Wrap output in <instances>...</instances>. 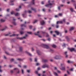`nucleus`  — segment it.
Instances as JSON below:
<instances>
[{
    "label": "nucleus",
    "mask_w": 76,
    "mask_h": 76,
    "mask_svg": "<svg viewBox=\"0 0 76 76\" xmlns=\"http://www.w3.org/2000/svg\"><path fill=\"white\" fill-rule=\"evenodd\" d=\"M28 36V35L27 34H26L25 35V36H24V37H19V38H18L17 37V39H20V40H22L23 39H26V38Z\"/></svg>",
    "instance_id": "nucleus-1"
},
{
    "label": "nucleus",
    "mask_w": 76,
    "mask_h": 76,
    "mask_svg": "<svg viewBox=\"0 0 76 76\" xmlns=\"http://www.w3.org/2000/svg\"><path fill=\"white\" fill-rule=\"evenodd\" d=\"M42 67L43 68H48L49 66L47 64H44L42 66Z\"/></svg>",
    "instance_id": "nucleus-2"
},
{
    "label": "nucleus",
    "mask_w": 76,
    "mask_h": 76,
    "mask_svg": "<svg viewBox=\"0 0 76 76\" xmlns=\"http://www.w3.org/2000/svg\"><path fill=\"white\" fill-rule=\"evenodd\" d=\"M42 34H46L47 35L46 36V37H49V35L48 34V33H46L45 32H44V31H42Z\"/></svg>",
    "instance_id": "nucleus-3"
},
{
    "label": "nucleus",
    "mask_w": 76,
    "mask_h": 76,
    "mask_svg": "<svg viewBox=\"0 0 76 76\" xmlns=\"http://www.w3.org/2000/svg\"><path fill=\"white\" fill-rule=\"evenodd\" d=\"M43 45V47L45 48H49V47L47 45L42 44V45Z\"/></svg>",
    "instance_id": "nucleus-4"
},
{
    "label": "nucleus",
    "mask_w": 76,
    "mask_h": 76,
    "mask_svg": "<svg viewBox=\"0 0 76 76\" xmlns=\"http://www.w3.org/2000/svg\"><path fill=\"white\" fill-rule=\"evenodd\" d=\"M13 18V19L12 23L15 25H16V23L15 22V21L16 20L15 19H14V18Z\"/></svg>",
    "instance_id": "nucleus-5"
},
{
    "label": "nucleus",
    "mask_w": 76,
    "mask_h": 76,
    "mask_svg": "<svg viewBox=\"0 0 76 76\" xmlns=\"http://www.w3.org/2000/svg\"><path fill=\"white\" fill-rule=\"evenodd\" d=\"M53 4L51 3H49V4H46L45 6L47 7H49L50 6H51Z\"/></svg>",
    "instance_id": "nucleus-6"
},
{
    "label": "nucleus",
    "mask_w": 76,
    "mask_h": 76,
    "mask_svg": "<svg viewBox=\"0 0 76 76\" xmlns=\"http://www.w3.org/2000/svg\"><path fill=\"white\" fill-rule=\"evenodd\" d=\"M25 52L29 56H32V55L31 54L29 53L28 51H26Z\"/></svg>",
    "instance_id": "nucleus-7"
},
{
    "label": "nucleus",
    "mask_w": 76,
    "mask_h": 76,
    "mask_svg": "<svg viewBox=\"0 0 76 76\" xmlns=\"http://www.w3.org/2000/svg\"><path fill=\"white\" fill-rule=\"evenodd\" d=\"M26 11H25V12H24V13L25 14H23V17L24 18H26Z\"/></svg>",
    "instance_id": "nucleus-8"
},
{
    "label": "nucleus",
    "mask_w": 76,
    "mask_h": 76,
    "mask_svg": "<svg viewBox=\"0 0 76 76\" xmlns=\"http://www.w3.org/2000/svg\"><path fill=\"white\" fill-rule=\"evenodd\" d=\"M54 58L56 59H58L59 58V56H56L54 57Z\"/></svg>",
    "instance_id": "nucleus-9"
},
{
    "label": "nucleus",
    "mask_w": 76,
    "mask_h": 76,
    "mask_svg": "<svg viewBox=\"0 0 76 76\" xmlns=\"http://www.w3.org/2000/svg\"><path fill=\"white\" fill-rule=\"evenodd\" d=\"M40 23L42 25H44V24H45V22L44 20H42L40 22Z\"/></svg>",
    "instance_id": "nucleus-10"
},
{
    "label": "nucleus",
    "mask_w": 76,
    "mask_h": 76,
    "mask_svg": "<svg viewBox=\"0 0 76 76\" xmlns=\"http://www.w3.org/2000/svg\"><path fill=\"white\" fill-rule=\"evenodd\" d=\"M69 50H70V51H74L75 50V49L74 48H69Z\"/></svg>",
    "instance_id": "nucleus-11"
},
{
    "label": "nucleus",
    "mask_w": 76,
    "mask_h": 76,
    "mask_svg": "<svg viewBox=\"0 0 76 76\" xmlns=\"http://www.w3.org/2000/svg\"><path fill=\"white\" fill-rule=\"evenodd\" d=\"M55 33H56V34L57 35H59V34H60V32L58 31H55Z\"/></svg>",
    "instance_id": "nucleus-12"
},
{
    "label": "nucleus",
    "mask_w": 76,
    "mask_h": 76,
    "mask_svg": "<svg viewBox=\"0 0 76 76\" xmlns=\"http://www.w3.org/2000/svg\"><path fill=\"white\" fill-rule=\"evenodd\" d=\"M37 33H35L34 34H35V35H38V37H41V36H39V35L38 33H39V31H37Z\"/></svg>",
    "instance_id": "nucleus-13"
},
{
    "label": "nucleus",
    "mask_w": 76,
    "mask_h": 76,
    "mask_svg": "<svg viewBox=\"0 0 76 76\" xmlns=\"http://www.w3.org/2000/svg\"><path fill=\"white\" fill-rule=\"evenodd\" d=\"M37 53L39 55H40V52L39 50H37Z\"/></svg>",
    "instance_id": "nucleus-14"
},
{
    "label": "nucleus",
    "mask_w": 76,
    "mask_h": 76,
    "mask_svg": "<svg viewBox=\"0 0 76 76\" xmlns=\"http://www.w3.org/2000/svg\"><path fill=\"white\" fill-rule=\"evenodd\" d=\"M34 1H35V0H32L31 2V4H33V5L34 4H35Z\"/></svg>",
    "instance_id": "nucleus-15"
},
{
    "label": "nucleus",
    "mask_w": 76,
    "mask_h": 76,
    "mask_svg": "<svg viewBox=\"0 0 76 76\" xmlns=\"http://www.w3.org/2000/svg\"><path fill=\"white\" fill-rule=\"evenodd\" d=\"M17 70L18 71V72H17V73H19L20 72L19 70L17 68H15L13 70Z\"/></svg>",
    "instance_id": "nucleus-16"
},
{
    "label": "nucleus",
    "mask_w": 76,
    "mask_h": 76,
    "mask_svg": "<svg viewBox=\"0 0 76 76\" xmlns=\"http://www.w3.org/2000/svg\"><path fill=\"white\" fill-rule=\"evenodd\" d=\"M14 14L15 16H18L20 15V14L18 13H15Z\"/></svg>",
    "instance_id": "nucleus-17"
},
{
    "label": "nucleus",
    "mask_w": 76,
    "mask_h": 76,
    "mask_svg": "<svg viewBox=\"0 0 76 76\" xmlns=\"http://www.w3.org/2000/svg\"><path fill=\"white\" fill-rule=\"evenodd\" d=\"M31 10H34V12H36V9L35 8H34L33 7L31 8Z\"/></svg>",
    "instance_id": "nucleus-18"
},
{
    "label": "nucleus",
    "mask_w": 76,
    "mask_h": 76,
    "mask_svg": "<svg viewBox=\"0 0 76 76\" xmlns=\"http://www.w3.org/2000/svg\"><path fill=\"white\" fill-rule=\"evenodd\" d=\"M19 35V34H13L12 35L10 36V37H12V36H18Z\"/></svg>",
    "instance_id": "nucleus-19"
},
{
    "label": "nucleus",
    "mask_w": 76,
    "mask_h": 76,
    "mask_svg": "<svg viewBox=\"0 0 76 76\" xmlns=\"http://www.w3.org/2000/svg\"><path fill=\"white\" fill-rule=\"evenodd\" d=\"M42 61H43V62H46L48 61V60L47 59H43L42 60Z\"/></svg>",
    "instance_id": "nucleus-20"
},
{
    "label": "nucleus",
    "mask_w": 76,
    "mask_h": 76,
    "mask_svg": "<svg viewBox=\"0 0 76 76\" xmlns=\"http://www.w3.org/2000/svg\"><path fill=\"white\" fill-rule=\"evenodd\" d=\"M60 69L62 70H65V67H63L62 68H60Z\"/></svg>",
    "instance_id": "nucleus-21"
},
{
    "label": "nucleus",
    "mask_w": 76,
    "mask_h": 76,
    "mask_svg": "<svg viewBox=\"0 0 76 76\" xmlns=\"http://www.w3.org/2000/svg\"><path fill=\"white\" fill-rule=\"evenodd\" d=\"M70 10L72 12H75V11H74V10L72 8H70Z\"/></svg>",
    "instance_id": "nucleus-22"
},
{
    "label": "nucleus",
    "mask_w": 76,
    "mask_h": 76,
    "mask_svg": "<svg viewBox=\"0 0 76 76\" xmlns=\"http://www.w3.org/2000/svg\"><path fill=\"white\" fill-rule=\"evenodd\" d=\"M65 38L68 41H69V39L68 36H66L65 37Z\"/></svg>",
    "instance_id": "nucleus-23"
},
{
    "label": "nucleus",
    "mask_w": 76,
    "mask_h": 76,
    "mask_svg": "<svg viewBox=\"0 0 76 76\" xmlns=\"http://www.w3.org/2000/svg\"><path fill=\"white\" fill-rule=\"evenodd\" d=\"M23 50V48L22 47H20V51H22Z\"/></svg>",
    "instance_id": "nucleus-24"
},
{
    "label": "nucleus",
    "mask_w": 76,
    "mask_h": 76,
    "mask_svg": "<svg viewBox=\"0 0 76 76\" xmlns=\"http://www.w3.org/2000/svg\"><path fill=\"white\" fill-rule=\"evenodd\" d=\"M74 29V28L73 27H72L69 29L70 31H72Z\"/></svg>",
    "instance_id": "nucleus-25"
},
{
    "label": "nucleus",
    "mask_w": 76,
    "mask_h": 76,
    "mask_svg": "<svg viewBox=\"0 0 76 76\" xmlns=\"http://www.w3.org/2000/svg\"><path fill=\"white\" fill-rule=\"evenodd\" d=\"M21 27H26V26L24 24H21Z\"/></svg>",
    "instance_id": "nucleus-26"
},
{
    "label": "nucleus",
    "mask_w": 76,
    "mask_h": 76,
    "mask_svg": "<svg viewBox=\"0 0 76 76\" xmlns=\"http://www.w3.org/2000/svg\"><path fill=\"white\" fill-rule=\"evenodd\" d=\"M54 50H53L52 49H50V52H51V53H53L54 52Z\"/></svg>",
    "instance_id": "nucleus-27"
},
{
    "label": "nucleus",
    "mask_w": 76,
    "mask_h": 76,
    "mask_svg": "<svg viewBox=\"0 0 76 76\" xmlns=\"http://www.w3.org/2000/svg\"><path fill=\"white\" fill-rule=\"evenodd\" d=\"M52 47L54 48H55L56 47V46L55 45H52Z\"/></svg>",
    "instance_id": "nucleus-28"
},
{
    "label": "nucleus",
    "mask_w": 76,
    "mask_h": 76,
    "mask_svg": "<svg viewBox=\"0 0 76 76\" xmlns=\"http://www.w3.org/2000/svg\"><path fill=\"white\" fill-rule=\"evenodd\" d=\"M53 73L55 76H58V74L56 72H53Z\"/></svg>",
    "instance_id": "nucleus-29"
},
{
    "label": "nucleus",
    "mask_w": 76,
    "mask_h": 76,
    "mask_svg": "<svg viewBox=\"0 0 76 76\" xmlns=\"http://www.w3.org/2000/svg\"><path fill=\"white\" fill-rule=\"evenodd\" d=\"M65 66V64L64 63H63L62 64H61V66Z\"/></svg>",
    "instance_id": "nucleus-30"
},
{
    "label": "nucleus",
    "mask_w": 76,
    "mask_h": 76,
    "mask_svg": "<svg viewBox=\"0 0 76 76\" xmlns=\"http://www.w3.org/2000/svg\"><path fill=\"white\" fill-rule=\"evenodd\" d=\"M27 12L29 13H32L31 11H30V10H28V11H27Z\"/></svg>",
    "instance_id": "nucleus-31"
},
{
    "label": "nucleus",
    "mask_w": 76,
    "mask_h": 76,
    "mask_svg": "<svg viewBox=\"0 0 76 76\" xmlns=\"http://www.w3.org/2000/svg\"><path fill=\"white\" fill-rule=\"evenodd\" d=\"M27 33L29 34H32V32H27Z\"/></svg>",
    "instance_id": "nucleus-32"
},
{
    "label": "nucleus",
    "mask_w": 76,
    "mask_h": 76,
    "mask_svg": "<svg viewBox=\"0 0 76 76\" xmlns=\"http://www.w3.org/2000/svg\"><path fill=\"white\" fill-rule=\"evenodd\" d=\"M17 60L20 61H23V60L21 58H18L17 59Z\"/></svg>",
    "instance_id": "nucleus-33"
},
{
    "label": "nucleus",
    "mask_w": 76,
    "mask_h": 76,
    "mask_svg": "<svg viewBox=\"0 0 76 76\" xmlns=\"http://www.w3.org/2000/svg\"><path fill=\"white\" fill-rule=\"evenodd\" d=\"M29 27L30 29H31L32 27V26H29Z\"/></svg>",
    "instance_id": "nucleus-34"
},
{
    "label": "nucleus",
    "mask_w": 76,
    "mask_h": 76,
    "mask_svg": "<svg viewBox=\"0 0 76 76\" xmlns=\"http://www.w3.org/2000/svg\"><path fill=\"white\" fill-rule=\"evenodd\" d=\"M24 32L23 31H20V33L21 34H22L24 33Z\"/></svg>",
    "instance_id": "nucleus-35"
},
{
    "label": "nucleus",
    "mask_w": 76,
    "mask_h": 76,
    "mask_svg": "<svg viewBox=\"0 0 76 76\" xmlns=\"http://www.w3.org/2000/svg\"><path fill=\"white\" fill-rule=\"evenodd\" d=\"M5 20H4L3 19H1V22H4V21Z\"/></svg>",
    "instance_id": "nucleus-36"
},
{
    "label": "nucleus",
    "mask_w": 76,
    "mask_h": 76,
    "mask_svg": "<svg viewBox=\"0 0 76 76\" xmlns=\"http://www.w3.org/2000/svg\"><path fill=\"white\" fill-rule=\"evenodd\" d=\"M37 20H35V21H34L33 22V23H36V22H37Z\"/></svg>",
    "instance_id": "nucleus-37"
},
{
    "label": "nucleus",
    "mask_w": 76,
    "mask_h": 76,
    "mask_svg": "<svg viewBox=\"0 0 76 76\" xmlns=\"http://www.w3.org/2000/svg\"><path fill=\"white\" fill-rule=\"evenodd\" d=\"M20 10V9L19 8H16V10L17 11H19Z\"/></svg>",
    "instance_id": "nucleus-38"
},
{
    "label": "nucleus",
    "mask_w": 76,
    "mask_h": 76,
    "mask_svg": "<svg viewBox=\"0 0 76 76\" xmlns=\"http://www.w3.org/2000/svg\"><path fill=\"white\" fill-rule=\"evenodd\" d=\"M15 1V0H11V1H10V3H11L12 2H14Z\"/></svg>",
    "instance_id": "nucleus-39"
},
{
    "label": "nucleus",
    "mask_w": 76,
    "mask_h": 76,
    "mask_svg": "<svg viewBox=\"0 0 76 76\" xmlns=\"http://www.w3.org/2000/svg\"><path fill=\"white\" fill-rule=\"evenodd\" d=\"M1 66H0V72H2V70L1 69Z\"/></svg>",
    "instance_id": "nucleus-40"
},
{
    "label": "nucleus",
    "mask_w": 76,
    "mask_h": 76,
    "mask_svg": "<svg viewBox=\"0 0 76 76\" xmlns=\"http://www.w3.org/2000/svg\"><path fill=\"white\" fill-rule=\"evenodd\" d=\"M40 65V64L39 63H36V66H38Z\"/></svg>",
    "instance_id": "nucleus-41"
},
{
    "label": "nucleus",
    "mask_w": 76,
    "mask_h": 76,
    "mask_svg": "<svg viewBox=\"0 0 76 76\" xmlns=\"http://www.w3.org/2000/svg\"><path fill=\"white\" fill-rule=\"evenodd\" d=\"M59 23H63L62 21H59Z\"/></svg>",
    "instance_id": "nucleus-42"
},
{
    "label": "nucleus",
    "mask_w": 76,
    "mask_h": 76,
    "mask_svg": "<svg viewBox=\"0 0 76 76\" xmlns=\"http://www.w3.org/2000/svg\"><path fill=\"white\" fill-rule=\"evenodd\" d=\"M23 67L24 68H27V66H26L24 65V66H23Z\"/></svg>",
    "instance_id": "nucleus-43"
},
{
    "label": "nucleus",
    "mask_w": 76,
    "mask_h": 76,
    "mask_svg": "<svg viewBox=\"0 0 76 76\" xmlns=\"http://www.w3.org/2000/svg\"><path fill=\"white\" fill-rule=\"evenodd\" d=\"M14 61V59H13V58H12L11 59V60H10V61H11V62H12V61Z\"/></svg>",
    "instance_id": "nucleus-44"
},
{
    "label": "nucleus",
    "mask_w": 76,
    "mask_h": 76,
    "mask_svg": "<svg viewBox=\"0 0 76 76\" xmlns=\"http://www.w3.org/2000/svg\"><path fill=\"white\" fill-rule=\"evenodd\" d=\"M73 68H71L69 70L70 71H73Z\"/></svg>",
    "instance_id": "nucleus-45"
},
{
    "label": "nucleus",
    "mask_w": 76,
    "mask_h": 76,
    "mask_svg": "<svg viewBox=\"0 0 76 76\" xmlns=\"http://www.w3.org/2000/svg\"><path fill=\"white\" fill-rule=\"evenodd\" d=\"M58 23H59V21H57V23H56L57 25H58Z\"/></svg>",
    "instance_id": "nucleus-46"
},
{
    "label": "nucleus",
    "mask_w": 76,
    "mask_h": 76,
    "mask_svg": "<svg viewBox=\"0 0 76 76\" xmlns=\"http://www.w3.org/2000/svg\"><path fill=\"white\" fill-rule=\"evenodd\" d=\"M35 61H36V62L37 61V58H35Z\"/></svg>",
    "instance_id": "nucleus-47"
},
{
    "label": "nucleus",
    "mask_w": 76,
    "mask_h": 76,
    "mask_svg": "<svg viewBox=\"0 0 76 76\" xmlns=\"http://www.w3.org/2000/svg\"><path fill=\"white\" fill-rule=\"evenodd\" d=\"M58 10H61V8H60V7H59H59H58Z\"/></svg>",
    "instance_id": "nucleus-48"
},
{
    "label": "nucleus",
    "mask_w": 76,
    "mask_h": 76,
    "mask_svg": "<svg viewBox=\"0 0 76 76\" xmlns=\"http://www.w3.org/2000/svg\"><path fill=\"white\" fill-rule=\"evenodd\" d=\"M6 53L7 55H9V53L7 52H5Z\"/></svg>",
    "instance_id": "nucleus-49"
},
{
    "label": "nucleus",
    "mask_w": 76,
    "mask_h": 76,
    "mask_svg": "<svg viewBox=\"0 0 76 76\" xmlns=\"http://www.w3.org/2000/svg\"><path fill=\"white\" fill-rule=\"evenodd\" d=\"M62 46L65 47V44L64 43L63 45H62Z\"/></svg>",
    "instance_id": "nucleus-50"
},
{
    "label": "nucleus",
    "mask_w": 76,
    "mask_h": 76,
    "mask_svg": "<svg viewBox=\"0 0 76 76\" xmlns=\"http://www.w3.org/2000/svg\"><path fill=\"white\" fill-rule=\"evenodd\" d=\"M59 26L58 25H56V28H59Z\"/></svg>",
    "instance_id": "nucleus-51"
},
{
    "label": "nucleus",
    "mask_w": 76,
    "mask_h": 76,
    "mask_svg": "<svg viewBox=\"0 0 76 76\" xmlns=\"http://www.w3.org/2000/svg\"><path fill=\"white\" fill-rule=\"evenodd\" d=\"M21 70H22V73H23V74H24L23 70V69H21Z\"/></svg>",
    "instance_id": "nucleus-52"
},
{
    "label": "nucleus",
    "mask_w": 76,
    "mask_h": 76,
    "mask_svg": "<svg viewBox=\"0 0 76 76\" xmlns=\"http://www.w3.org/2000/svg\"><path fill=\"white\" fill-rule=\"evenodd\" d=\"M59 15L60 16H62V14H61V13H59Z\"/></svg>",
    "instance_id": "nucleus-53"
},
{
    "label": "nucleus",
    "mask_w": 76,
    "mask_h": 76,
    "mask_svg": "<svg viewBox=\"0 0 76 76\" xmlns=\"http://www.w3.org/2000/svg\"><path fill=\"white\" fill-rule=\"evenodd\" d=\"M27 72L29 73L30 72V71L29 70H27Z\"/></svg>",
    "instance_id": "nucleus-54"
},
{
    "label": "nucleus",
    "mask_w": 76,
    "mask_h": 76,
    "mask_svg": "<svg viewBox=\"0 0 76 76\" xmlns=\"http://www.w3.org/2000/svg\"><path fill=\"white\" fill-rule=\"evenodd\" d=\"M5 29H6V28H4V29H3L1 30V31H3L5 30Z\"/></svg>",
    "instance_id": "nucleus-55"
},
{
    "label": "nucleus",
    "mask_w": 76,
    "mask_h": 76,
    "mask_svg": "<svg viewBox=\"0 0 76 76\" xmlns=\"http://www.w3.org/2000/svg\"><path fill=\"white\" fill-rule=\"evenodd\" d=\"M11 13L12 15H13V14H15V13H14V12H11Z\"/></svg>",
    "instance_id": "nucleus-56"
},
{
    "label": "nucleus",
    "mask_w": 76,
    "mask_h": 76,
    "mask_svg": "<svg viewBox=\"0 0 76 76\" xmlns=\"http://www.w3.org/2000/svg\"><path fill=\"white\" fill-rule=\"evenodd\" d=\"M65 20H66L65 19H63V21L64 22H65Z\"/></svg>",
    "instance_id": "nucleus-57"
},
{
    "label": "nucleus",
    "mask_w": 76,
    "mask_h": 76,
    "mask_svg": "<svg viewBox=\"0 0 76 76\" xmlns=\"http://www.w3.org/2000/svg\"><path fill=\"white\" fill-rule=\"evenodd\" d=\"M35 73L37 74H38V72L37 71H36L35 72Z\"/></svg>",
    "instance_id": "nucleus-58"
},
{
    "label": "nucleus",
    "mask_w": 76,
    "mask_h": 76,
    "mask_svg": "<svg viewBox=\"0 0 76 76\" xmlns=\"http://www.w3.org/2000/svg\"><path fill=\"white\" fill-rule=\"evenodd\" d=\"M57 72H58V73H61V72L60 71H59L58 70V71H57Z\"/></svg>",
    "instance_id": "nucleus-59"
},
{
    "label": "nucleus",
    "mask_w": 76,
    "mask_h": 76,
    "mask_svg": "<svg viewBox=\"0 0 76 76\" xmlns=\"http://www.w3.org/2000/svg\"><path fill=\"white\" fill-rule=\"evenodd\" d=\"M65 1L64 0H63L62 1V2L63 3H64L65 2Z\"/></svg>",
    "instance_id": "nucleus-60"
},
{
    "label": "nucleus",
    "mask_w": 76,
    "mask_h": 76,
    "mask_svg": "<svg viewBox=\"0 0 76 76\" xmlns=\"http://www.w3.org/2000/svg\"><path fill=\"white\" fill-rule=\"evenodd\" d=\"M48 40H49V41H50V38H48Z\"/></svg>",
    "instance_id": "nucleus-61"
},
{
    "label": "nucleus",
    "mask_w": 76,
    "mask_h": 76,
    "mask_svg": "<svg viewBox=\"0 0 76 76\" xmlns=\"http://www.w3.org/2000/svg\"><path fill=\"white\" fill-rule=\"evenodd\" d=\"M40 69V68L39 67H38L37 69L38 70H39Z\"/></svg>",
    "instance_id": "nucleus-62"
},
{
    "label": "nucleus",
    "mask_w": 76,
    "mask_h": 76,
    "mask_svg": "<svg viewBox=\"0 0 76 76\" xmlns=\"http://www.w3.org/2000/svg\"><path fill=\"white\" fill-rule=\"evenodd\" d=\"M67 72L69 74H70V72H69L68 71H67Z\"/></svg>",
    "instance_id": "nucleus-63"
},
{
    "label": "nucleus",
    "mask_w": 76,
    "mask_h": 76,
    "mask_svg": "<svg viewBox=\"0 0 76 76\" xmlns=\"http://www.w3.org/2000/svg\"><path fill=\"white\" fill-rule=\"evenodd\" d=\"M9 67H12V65H10Z\"/></svg>",
    "instance_id": "nucleus-64"
}]
</instances>
